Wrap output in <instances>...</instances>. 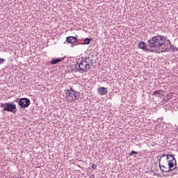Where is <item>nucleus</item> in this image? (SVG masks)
I'll return each mask as SVG.
<instances>
[{"label": "nucleus", "instance_id": "nucleus-9", "mask_svg": "<svg viewBox=\"0 0 178 178\" xmlns=\"http://www.w3.org/2000/svg\"><path fill=\"white\" fill-rule=\"evenodd\" d=\"M75 40H77V38L74 36H68L66 38L67 42H68V44H72V45H73V42H74Z\"/></svg>", "mask_w": 178, "mask_h": 178}, {"label": "nucleus", "instance_id": "nucleus-18", "mask_svg": "<svg viewBox=\"0 0 178 178\" xmlns=\"http://www.w3.org/2000/svg\"><path fill=\"white\" fill-rule=\"evenodd\" d=\"M5 62V59L0 57V65H2Z\"/></svg>", "mask_w": 178, "mask_h": 178}, {"label": "nucleus", "instance_id": "nucleus-22", "mask_svg": "<svg viewBox=\"0 0 178 178\" xmlns=\"http://www.w3.org/2000/svg\"><path fill=\"white\" fill-rule=\"evenodd\" d=\"M159 163H161V159H159Z\"/></svg>", "mask_w": 178, "mask_h": 178}, {"label": "nucleus", "instance_id": "nucleus-12", "mask_svg": "<svg viewBox=\"0 0 178 178\" xmlns=\"http://www.w3.org/2000/svg\"><path fill=\"white\" fill-rule=\"evenodd\" d=\"M162 94H163V90H154L153 92L152 95H155V97H156L158 95H162Z\"/></svg>", "mask_w": 178, "mask_h": 178}, {"label": "nucleus", "instance_id": "nucleus-16", "mask_svg": "<svg viewBox=\"0 0 178 178\" xmlns=\"http://www.w3.org/2000/svg\"><path fill=\"white\" fill-rule=\"evenodd\" d=\"M172 158V159H173V158H175V156L172 155V154H166V160L168 161V159H169V158Z\"/></svg>", "mask_w": 178, "mask_h": 178}, {"label": "nucleus", "instance_id": "nucleus-21", "mask_svg": "<svg viewBox=\"0 0 178 178\" xmlns=\"http://www.w3.org/2000/svg\"><path fill=\"white\" fill-rule=\"evenodd\" d=\"M166 155L167 154H163V156H161V158H163V157L166 156Z\"/></svg>", "mask_w": 178, "mask_h": 178}, {"label": "nucleus", "instance_id": "nucleus-10", "mask_svg": "<svg viewBox=\"0 0 178 178\" xmlns=\"http://www.w3.org/2000/svg\"><path fill=\"white\" fill-rule=\"evenodd\" d=\"M65 58H54L50 61L51 65H56V63H59V62H62Z\"/></svg>", "mask_w": 178, "mask_h": 178}, {"label": "nucleus", "instance_id": "nucleus-13", "mask_svg": "<svg viewBox=\"0 0 178 178\" xmlns=\"http://www.w3.org/2000/svg\"><path fill=\"white\" fill-rule=\"evenodd\" d=\"M90 42H91V39L90 38H86L84 40L83 43H82V45H84V44L88 45V44H90Z\"/></svg>", "mask_w": 178, "mask_h": 178}, {"label": "nucleus", "instance_id": "nucleus-11", "mask_svg": "<svg viewBox=\"0 0 178 178\" xmlns=\"http://www.w3.org/2000/svg\"><path fill=\"white\" fill-rule=\"evenodd\" d=\"M159 166L162 172H165V173H168V172H170V170H169V168L165 167V165H161V163H159Z\"/></svg>", "mask_w": 178, "mask_h": 178}, {"label": "nucleus", "instance_id": "nucleus-6", "mask_svg": "<svg viewBox=\"0 0 178 178\" xmlns=\"http://www.w3.org/2000/svg\"><path fill=\"white\" fill-rule=\"evenodd\" d=\"M168 169H169L168 170H170V172L175 170V169H176L177 166V162L176 161V158L172 157V160H169L168 161Z\"/></svg>", "mask_w": 178, "mask_h": 178}, {"label": "nucleus", "instance_id": "nucleus-19", "mask_svg": "<svg viewBox=\"0 0 178 178\" xmlns=\"http://www.w3.org/2000/svg\"><path fill=\"white\" fill-rule=\"evenodd\" d=\"M90 178H95V175H91L90 177Z\"/></svg>", "mask_w": 178, "mask_h": 178}, {"label": "nucleus", "instance_id": "nucleus-3", "mask_svg": "<svg viewBox=\"0 0 178 178\" xmlns=\"http://www.w3.org/2000/svg\"><path fill=\"white\" fill-rule=\"evenodd\" d=\"M66 99H68L69 102L72 101H76L79 97V92H76L73 88H70L66 90Z\"/></svg>", "mask_w": 178, "mask_h": 178}, {"label": "nucleus", "instance_id": "nucleus-15", "mask_svg": "<svg viewBox=\"0 0 178 178\" xmlns=\"http://www.w3.org/2000/svg\"><path fill=\"white\" fill-rule=\"evenodd\" d=\"M137 154H138V152L133 150L131 153L129 154V156H133V155H137Z\"/></svg>", "mask_w": 178, "mask_h": 178}, {"label": "nucleus", "instance_id": "nucleus-8", "mask_svg": "<svg viewBox=\"0 0 178 178\" xmlns=\"http://www.w3.org/2000/svg\"><path fill=\"white\" fill-rule=\"evenodd\" d=\"M98 92L100 95H106L108 94V88L104 87H100L98 88Z\"/></svg>", "mask_w": 178, "mask_h": 178}, {"label": "nucleus", "instance_id": "nucleus-5", "mask_svg": "<svg viewBox=\"0 0 178 178\" xmlns=\"http://www.w3.org/2000/svg\"><path fill=\"white\" fill-rule=\"evenodd\" d=\"M76 65L79 67L77 68L78 70H81L80 73H87V72H88L90 70L84 60H82L81 63H77Z\"/></svg>", "mask_w": 178, "mask_h": 178}, {"label": "nucleus", "instance_id": "nucleus-2", "mask_svg": "<svg viewBox=\"0 0 178 178\" xmlns=\"http://www.w3.org/2000/svg\"><path fill=\"white\" fill-rule=\"evenodd\" d=\"M0 108H3L4 112L16 113V104L13 102L10 103H0Z\"/></svg>", "mask_w": 178, "mask_h": 178}, {"label": "nucleus", "instance_id": "nucleus-7", "mask_svg": "<svg viewBox=\"0 0 178 178\" xmlns=\"http://www.w3.org/2000/svg\"><path fill=\"white\" fill-rule=\"evenodd\" d=\"M83 62H86V64L89 69H90L91 66H92V58H91L90 56L86 57L85 61Z\"/></svg>", "mask_w": 178, "mask_h": 178}, {"label": "nucleus", "instance_id": "nucleus-4", "mask_svg": "<svg viewBox=\"0 0 178 178\" xmlns=\"http://www.w3.org/2000/svg\"><path fill=\"white\" fill-rule=\"evenodd\" d=\"M15 102H18L19 106L21 108H29L31 102L29 99V98H22L19 100L16 99Z\"/></svg>", "mask_w": 178, "mask_h": 178}, {"label": "nucleus", "instance_id": "nucleus-17", "mask_svg": "<svg viewBox=\"0 0 178 178\" xmlns=\"http://www.w3.org/2000/svg\"><path fill=\"white\" fill-rule=\"evenodd\" d=\"M91 168H92L93 170H97V165L92 163Z\"/></svg>", "mask_w": 178, "mask_h": 178}, {"label": "nucleus", "instance_id": "nucleus-14", "mask_svg": "<svg viewBox=\"0 0 178 178\" xmlns=\"http://www.w3.org/2000/svg\"><path fill=\"white\" fill-rule=\"evenodd\" d=\"M80 44H81V43H79V39H77V38H76V40H75L73 42V44L71 45V47L73 48V47H74L76 45H80Z\"/></svg>", "mask_w": 178, "mask_h": 178}, {"label": "nucleus", "instance_id": "nucleus-1", "mask_svg": "<svg viewBox=\"0 0 178 178\" xmlns=\"http://www.w3.org/2000/svg\"><path fill=\"white\" fill-rule=\"evenodd\" d=\"M166 40L168 38L163 35H157L148 40L147 47L145 42L140 41L138 43V48L143 51H149L150 52H156V54H162V52H168L169 48L166 46Z\"/></svg>", "mask_w": 178, "mask_h": 178}, {"label": "nucleus", "instance_id": "nucleus-20", "mask_svg": "<svg viewBox=\"0 0 178 178\" xmlns=\"http://www.w3.org/2000/svg\"><path fill=\"white\" fill-rule=\"evenodd\" d=\"M171 49H172V51H175V47L171 46Z\"/></svg>", "mask_w": 178, "mask_h": 178}]
</instances>
